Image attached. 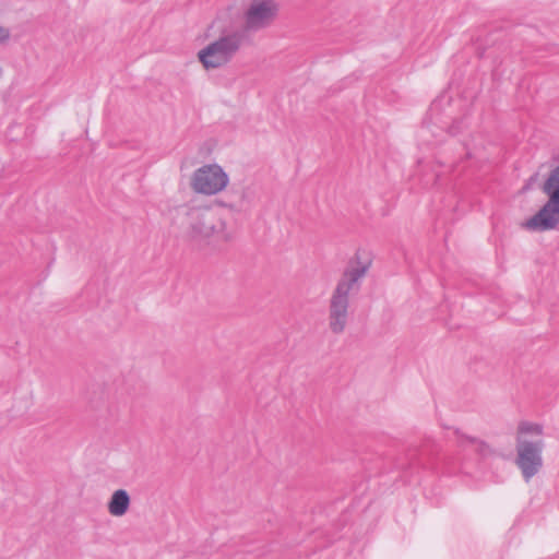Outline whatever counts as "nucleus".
Instances as JSON below:
<instances>
[{"label": "nucleus", "mask_w": 559, "mask_h": 559, "mask_svg": "<svg viewBox=\"0 0 559 559\" xmlns=\"http://www.w3.org/2000/svg\"><path fill=\"white\" fill-rule=\"evenodd\" d=\"M252 202L251 192L248 188L233 186L231 190L222 199L216 200L221 206L227 207L233 212L247 211Z\"/></svg>", "instance_id": "8"}, {"label": "nucleus", "mask_w": 559, "mask_h": 559, "mask_svg": "<svg viewBox=\"0 0 559 559\" xmlns=\"http://www.w3.org/2000/svg\"><path fill=\"white\" fill-rule=\"evenodd\" d=\"M545 442L543 439L527 440L520 436L515 443V465L521 471L523 479L528 483L543 468V450Z\"/></svg>", "instance_id": "5"}, {"label": "nucleus", "mask_w": 559, "mask_h": 559, "mask_svg": "<svg viewBox=\"0 0 559 559\" xmlns=\"http://www.w3.org/2000/svg\"><path fill=\"white\" fill-rule=\"evenodd\" d=\"M542 191L548 197L543 206L522 227L532 231H547L559 225V164L554 166L544 183Z\"/></svg>", "instance_id": "3"}, {"label": "nucleus", "mask_w": 559, "mask_h": 559, "mask_svg": "<svg viewBox=\"0 0 559 559\" xmlns=\"http://www.w3.org/2000/svg\"><path fill=\"white\" fill-rule=\"evenodd\" d=\"M370 266L371 260L368 257L362 259L361 250H357L337 282L329 306V326L334 334L344 332L348 318L349 293L359 290V280L367 274Z\"/></svg>", "instance_id": "2"}, {"label": "nucleus", "mask_w": 559, "mask_h": 559, "mask_svg": "<svg viewBox=\"0 0 559 559\" xmlns=\"http://www.w3.org/2000/svg\"><path fill=\"white\" fill-rule=\"evenodd\" d=\"M11 33L8 27L0 26V45L5 44L10 39Z\"/></svg>", "instance_id": "13"}, {"label": "nucleus", "mask_w": 559, "mask_h": 559, "mask_svg": "<svg viewBox=\"0 0 559 559\" xmlns=\"http://www.w3.org/2000/svg\"><path fill=\"white\" fill-rule=\"evenodd\" d=\"M538 179V173L533 174L525 182L523 190L527 191L532 188V185Z\"/></svg>", "instance_id": "14"}, {"label": "nucleus", "mask_w": 559, "mask_h": 559, "mask_svg": "<svg viewBox=\"0 0 559 559\" xmlns=\"http://www.w3.org/2000/svg\"><path fill=\"white\" fill-rule=\"evenodd\" d=\"M174 224L182 236L198 248L212 246L217 241L228 242L231 236L226 231V222L207 206L180 205L175 210Z\"/></svg>", "instance_id": "1"}, {"label": "nucleus", "mask_w": 559, "mask_h": 559, "mask_svg": "<svg viewBox=\"0 0 559 559\" xmlns=\"http://www.w3.org/2000/svg\"><path fill=\"white\" fill-rule=\"evenodd\" d=\"M278 12L274 0H252L245 12L243 38L247 32H258L271 25Z\"/></svg>", "instance_id": "7"}, {"label": "nucleus", "mask_w": 559, "mask_h": 559, "mask_svg": "<svg viewBox=\"0 0 559 559\" xmlns=\"http://www.w3.org/2000/svg\"><path fill=\"white\" fill-rule=\"evenodd\" d=\"M243 40V31H223L216 40L198 52V59L206 70L223 67L238 52Z\"/></svg>", "instance_id": "4"}, {"label": "nucleus", "mask_w": 559, "mask_h": 559, "mask_svg": "<svg viewBox=\"0 0 559 559\" xmlns=\"http://www.w3.org/2000/svg\"><path fill=\"white\" fill-rule=\"evenodd\" d=\"M461 146H462V150L465 151L464 157L471 158L473 154H472V147H471L469 143L467 141H463L461 143Z\"/></svg>", "instance_id": "15"}, {"label": "nucleus", "mask_w": 559, "mask_h": 559, "mask_svg": "<svg viewBox=\"0 0 559 559\" xmlns=\"http://www.w3.org/2000/svg\"><path fill=\"white\" fill-rule=\"evenodd\" d=\"M466 128L465 119H456L452 122V124L449 127V133L453 136L460 134L462 130Z\"/></svg>", "instance_id": "12"}, {"label": "nucleus", "mask_w": 559, "mask_h": 559, "mask_svg": "<svg viewBox=\"0 0 559 559\" xmlns=\"http://www.w3.org/2000/svg\"><path fill=\"white\" fill-rule=\"evenodd\" d=\"M228 182V175L219 165L209 164L194 170L190 186L197 193L212 195L225 189Z\"/></svg>", "instance_id": "6"}, {"label": "nucleus", "mask_w": 559, "mask_h": 559, "mask_svg": "<svg viewBox=\"0 0 559 559\" xmlns=\"http://www.w3.org/2000/svg\"><path fill=\"white\" fill-rule=\"evenodd\" d=\"M454 435L457 437V444L460 447H463L465 444V442L472 443V444H477L476 451L483 457H486L492 453V450L490 449L489 444L487 442H485L484 440H479L475 437L466 436L463 432H461V430L457 428L454 429Z\"/></svg>", "instance_id": "10"}, {"label": "nucleus", "mask_w": 559, "mask_h": 559, "mask_svg": "<svg viewBox=\"0 0 559 559\" xmlns=\"http://www.w3.org/2000/svg\"><path fill=\"white\" fill-rule=\"evenodd\" d=\"M131 503L130 495L126 489H117L112 492L108 503V512L114 516L124 515Z\"/></svg>", "instance_id": "9"}, {"label": "nucleus", "mask_w": 559, "mask_h": 559, "mask_svg": "<svg viewBox=\"0 0 559 559\" xmlns=\"http://www.w3.org/2000/svg\"><path fill=\"white\" fill-rule=\"evenodd\" d=\"M2 75V68L0 67V76Z\"/></svg>", "instance_id": "16"}, {"label": "nucleus", "mask_w": 559, "mask_h": 559, "mask_svg": "<svg viewBox=\"0 0 559 559\" xmlns=\"http://www.w3.org/2000/svg\"><path fill=\"white\" fill-rule=\"evenodd\" d=\"M544 432L543 425L530 423V421H521L518 426V436L521 435H535L542 436Z\"/></svg>", "instance_id": "11"}]
</instances>
